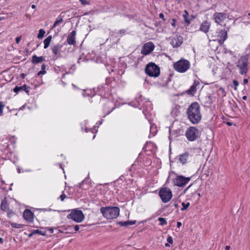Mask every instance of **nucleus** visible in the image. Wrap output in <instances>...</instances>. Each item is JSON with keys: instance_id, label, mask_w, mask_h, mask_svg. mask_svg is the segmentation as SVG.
Returning a JSON list of instances; mask_svg holds the SVG:
<instances>
[{"instance_id": "obj_1", "label": "nucleus", "mask_w": 250, "mask_h": 250, "mask_svg": "<svg viewBox=\"0 0 250 250\" xmlns=\"http://www.w3.org/2000/svg\"><path fill=\"white\" fill-rule=\"evenodd\" d=\"M189 120L193 124L198 123L202 119L200 105L197 102L191 104L187 110Z\"/></svg>"}, {"instance_id": "obj_2", "label": "nucleus", "mask_w": 250, "mask_h": 250, "mask_svg": "<svg viewBox=\"0 0 250 250\" xmlns=\"http://www.w3.org/2000/svg\"><path fill=\"white\" fill-rule=\"evenodd\" d=\"M239 72L241 75L247 74L249 70V55L241 56L236 62Z\"/></svg>"}, {"instance_id": "obj_3", "label": "nucleus", "mask_w": 250, "mask_h": 250, "mask_svg": "<svg viewBox=\"0 0 250 250\" xmlns=\"http://www.w3.org/2000/svg\"><path fill=\"white\" fill-rule=\"evenodd\" d=\"M100 211L104 218L107 219H113L119 216L120 208L117 207H102Z\"/></svg>"}, {"instance_id": "obj_4", "label": "nucleus", "mask_w": 250, "mask_h": 250, "mask_svg": "<svg viewBox=\"0 0 250 250\" xmlns=\"http://www.w3.org/2000/svg\"><path fill=\"white\" fill-rule=\"evenodd\" d=\"M173 67L176 71L185 73L189 69L190 63L187 60L181 59L174 63Z\"/></svg>"}, {"instance_id": "obj_5", "label": "nucleus", "mask_w": 250, "mask_h": 250, "mask_svg": "<svg viewBox=\"0 0 250 250\" xmlns=\"http://www.w3.org/2000/svg\"><path fill=\"white\" fill-rule=\"evenodd\" d=\"M145 72L150 77H157L160 75V68L154 63L150 62L146 65Z\"/></svg>"}, {"instance_id": "obj_6", "label": "nucleus", "mask_w": 250, "mask_h": 250, "mask_svg": "<svg viewBox=\"0 0 250 250\" xmlns=\"http://www.w3.org/2000/svg\"><path fill=\"white\" fill-rule=\"evenodd\" d=\"M200 136L199 130L195 127H189L186 132V136L189 141H194Z\"/></svg>"}, {"instance_id": "obj_7", "label": "nucleus", "mask_w": 250, "mask_h": 250, "mask_svg": "<svg viewBox=\"0 0 250 250\" xmlns=\"http://www.w3.org/2000/svg\"><path fill=\"white\" fill-rule=\"evenodd\" d=\"M67 218L71 219L76 222H82L84 219V215L81 210L73 209L71 213L67 215Z\"/></svg>"}, {"instance_id": "obj_8", "label": "nucleus", "mask_w": 250, "mask_h": 250, "mask_svg": "<svg viewBox=\"0 0 250 250\" xmlns=\"http://www.w3.org/2000/svg\"><path fill=\"white\" fill-rule=\"evenodd\" d=\"M159 196L164 203H167L172 198V192L167 188H163L159 191Z\"/></svg>"}, {"instance_id": "obj_9", "label": "nucleus", "mask_w": 250, "mask_h": 250, "mask_svg": "<svg viewBox=\"0 0 250 250\" xmlns=\"http://www.w3.org/2000/svg\"><path fill=\"white\" fill-rule=\"evenodd\" d=\"M214 37L216 38L214 40L217 41L222 45L228 38V32L226 30H220L216 32Z\"/></svg>"}, {"instance_id": "obj_10", "label": "nucleus", "mask_w": 250, "mask_h": 250, "mask_svg": "<svg viewBox=\"0 0 250 250\" xmlns=\"http://www.w3.org/2000/svg\"><path fill=\"white\" fill-rule=\"evenodd\" d=\"M190 177H185L183 176H177L174 180L175 186L182 187L185 186L189 181Z\"/></svg>"}, {"instance_id": "obj_11", "label": "nucleus", "mask_w": 250, "mask_h": 250, "mask_svg": "<svg viewBox=\"0 0 250 250\" xmlns=\"http://www.w3.org/2000/svg\"><path fill=\"white\" fill-rule=\"evenodd\" d=\"M155 45L153 42H150L144 44L141 50V53L144 55H147L153 51Z\"/></svg>"}, {"instance_id": "obj_12", "label": "nucleus", "mask_w": 250, "mask_h": 250, "mask_svg": "<svg viewBox=\"0 0 250 250\" xmlns=\"http://www.w3.org/2000/svg\"><path fill=\"white\" fill-rule=\"evenodd\" d=\"M228 17L229 16L224 13L216 12L213 14V18L215 22L220 25H221L222 22Z\"/></svg>"}, {"instance_id": "obj_13", "label": "nucleus", "mask_w": 250, "mask_h": 250, "mask_svg": "<svg viewBox=\"0 0 250 250\" xmlns=\"http://www.w3.org/2000/svg\"><path fill=\"white\" fill-rule=\"evenodd\" d=\"M183 41V37L180 35H176L171 38L170 44L173 48L178 47L182 44Z\"/></svg>"}, {"instance_id": "obj_14", "label": "nucleus", "mask_w": 250, "mask_h": 250, "mask_svg": "<svg viewBox=\"0 0 250 250\" xmlns=\"http://www.w3.org/2000/svg\"><path fill=\"white\" fill-rule=\"evenodd\" d=\"M191 156L189 152H185L178 156V161L182 165H184L189 162Z\"/></svg>"}, {"instance_id": "obj_15", "label": "nucleus", "mask_w": 250, "mask_h": 250, "mask_svg": "<svg viewBox=\"0 0 250 250\" xmlns=\"http://www.w3.org/2000/svg\"><path fill=\"white\" fill-rule=\"evenodd\" d=\"M76 32L74 30L69 33L66 40L68 44L74 45L76 44Z\"/></svg>"}, {"instance_id": "obj_16", "label": "nucleus", "mask_w": 250, "mask_h": 250, "mask_svg": "<svg viewBox=\"0 0 250 250\" xmlns=\"http://www.w3.org/2000/svg\"><path fill=\"white\" fill-rule=\"evenodd\" d=\"M23 217L27 221L32 222L33 219V213L30 209H26L23 212Z\"/></svg>"}, {"instance_id": "obj_17", "label": "nucleus", "mask_w": 250, "mask_h": 250, "mask_svg": "<svg viewBox=\"0 0 250 250\" xmlns=\"http://www.w3.org/2000/svg\"><path fill=\"white\" fill-rule=\"evenodd\" d=\"M210 25L211 23L210 21H205L200 25V30L207 33L208 32Z\"/></svg>"}, {"instance_id": "obj_18", "label": "nucleus", "mask_w": 250, "mask_h": 250, "mask_svg": "<svg viewBox=\"0 0 250 250\" xmlns=\"http://www.w3.org/2000/svg\"><path fill=\"white\" fill-rule=\"evenodd\" d=\"M198 81H195L193 84L190 86L189 89L187 91L188 94L191 96H193L196 91V86L199 84Z\"/></svg>"}, {"instance_id": "obj_19", "label": "nucleus", "mask_w": 250, "mask_h": 250, "mask_svg": "<svg viewBox=\"0 0 250 250\" xmlns=\"http://www.w3.org/2000/svg\"><path fill=\"white\" fill-rule=\"evenodd\" d=\"M180 106L179 105H174L171 109V115L173 117L177 116L180 114Z\"/></svg>"}, {"instance_id": "obj_20", "label": "nucleus", "mask_w": 250, "mask_h": 250, "mask_svg": "<svg viewBox=\"0 0 250 250\" xmlns=\"http://www.w3.org/2000/svg\"><path fill=\"white\" fill-rule=\"evenodd\" d=\"M62 45L57 44L52 47V51L53 54L57 56L60 54V51L62 49Z\"/></svg>"}, {"instance_id": "obj_21", "label": "nucleus", "mask_w": 250, "mask_h": 250, "mask_svg": "<svg viewBox=\"0 0 250 250\" xmlns=\"http://www.w3.org/2000/svg\"><path fill=\"white\" fill-rule=\"evenodd\" d=\"M45 60L44 58L42 56L38 57L36 55H34L32 56V62L33 63L36 64L40 62H42Z\"/></svg>"}, {"instance_id": "obj_22", "label": "nucleus", "mask_w": 250, "mask_h": 250, "mask_svg": "<svg viewBox=\"0 0 250 250\" xmlns=\"http://www.w3.org/2000/svg\"><path fill=\"white\" fill-rule=\"evenodd\" d=\"M25 91L27 93L28 92L27 90V86L26 84H23L21 86H16L13 89V91L16 93H18L20 91Z\"/></svg>"}, {"instance_id": "obj_23", "label": "nucleus", "mask_w": 250, "mask_h": 250, "mask_svg": "<svg viewBox=\"0 0 250 250\" xmlns=\"http://www.w3.org/2000/svg\"><path fill=\"white\" fill-rule=\"evenodd\" d=\"M0 208L1 210L6 211L9 209V205L6 198H4L2 200L0 205Z\"/></svg>"}, {"instance_id": "obj_24", "label": "nucleus", "mask_w": 250, "mask_h": 250, "mask_svg": "<svg viewBox=\"0 0 250 250\" xmlns=\"http://www.w3.org/2000/svg\"><path fill=\"white\" fill-rule=\"evenodd\" d=\"M89 177L85 178L81 183L79 184V187L81 188L86 189L89 188V185L87 184Z\"/></svg>"}, {"instance_id": "obj_25", "label": "nucleus", "mask_w": 250, "mask_h": 250, "mask_svg": "<svg viewBox=\"0 0 250 250\" xmlns=\"http://www.w3.org/2000/svg\"><path fill=\"white\" fill-rule=\"evenodd\" d=\"M136 222V221H126L124 222H119L118 224L122 227H127L128 226L135 224Z\"/></svg>"}, {"instance_id": "obj_26", "label": "nucleus", "mask_w": 250, "mask_h": 250, "mask_svg": "<svg viewBox=\"0 0 250 250\" xmlns=\"http://www.w3.org/2000/svg\"><path fill=\"white\" fill-rule=\"evenodd\" d=\"M62 13H61L56 19V21H55L52 28H55L57 26L60 24L61 23L63 22V16L62 15Z\"/></svg>"}, {"instance_id": "obj_27", "label": "nucleus", "mask_w": 250, "mask_h": 250, "mask_svg": "<svg viewBox=\"0 0 250 250\" xmlns=\"http://www.w3.org/2000/svg\"><path fill=\"white\" fill-rule=\"evenodd\" d=\"M52 40V36H49L47 38H46L43 41L44 43V48L46 49L50 45V42Z\"/></svg>"}, {"instance_id": "obj_28", "label": "nucleus", "mask_w": 250, "mask_h": 250, "mask_svg": "<svg viewBox=\"0 0 250 250\" xmlns=\"http://www.w3.org/2000/svg\"><path fill=\"white\" fill-rule=\"evenodd\" d=\"M46 67V65L45 64H43L42 65V70L38 73L37 75L39 76L41 75L45 74L46 73V71L45 70Z\"/></svg>"}, {"instance_id": "obj_29", "label": "nucleus", "mask_w": 250, "mask_h": 250, "mask_svg": "<svg viewBox=\"0 0 250 250\" xmlns=\"http://www.w3.org/2000/svg\"><path fill=\"white\" fill-rule=\"evenodd\" d=\"M185 14L183 15L185 21L187 22L188 24H189L190 22V20L188 19V13L187 10L184 11Z\"/></svg>"}, {"instance_id": "obj_30", "label": "nucleus", "mask_w": 250, "mask_h": 250, "mask_svg": "<svg viewBox=\"0 0 250 250\" xmlns=\"http://www.w3.org/2000/svg\"><path fill=\"white\" fill-rule=\"evenodd\" d=\"M45 33V32L43 29H40L39 33L37 35V38L39 39H42Z\"/></svg>"}, {"instance_id": "obj_31", "label": "nucleus", "mask_w": 250, "mask_h": 250, "mask_svg": "<svg viewBox=\"0 0 250 250\" xmlns=\"http://www.w3.org/2000/svg\"><path fill=\"white\" fill-rule=\"evenodd\" d=\"M160 222V225L164 226L167 224V221L166 218L159 217L158 219Z\"/></svg>"}, {"instance_id": "obj_32", "label": "nucleus", "mask_w": 250, "mask_h": 250, "mask_svg": "<svg viewBox=\"0 0 250 250\" xmlns=\"http://www.w3.org/2000/svg\"><path fill=\"white\" fill-rule=\"evenodd\" d=\"M218 94L222 97L226 96V93L223 88L220 87L218 90Z\"/></svg>"}, {"instance_id": "obj_33", "label": "nucleus", "mask_w": 250, "mask_h": 250, "mask_svg": "<svg viewBox=\"0 0 250 250\" xmlns=\"http://www.w3.org/2000/svg\"><path fill=\"white\" fill-rule=\"evenodd\" d=\"M5 107V104L2 102L0 101V116L3 115V109Z\"/></svg>"}, {"instance_id": "obj_34", "label": "nucleus", "mask_w": 250, "mask_h": 250, "mask_svg": "<svg viewBox=\"0 0 250 250\" xmlns=\"http://www.w3.org/2000/svg\"><path fill=\"white\" fill-rule=\"evenodd\" d=\"M189 205L190 204L188 202L187 203L183 202L182 204V208H181V210L183 211L187 209L188 208L189 206Z\"/></svg>"}, {"instance_id": "obj_35", "label": "nucleus", "mask_w": 250, "mask_h": 250, "mask_svg": "<svg viewBox=\"0 0 250 250\" xmlns=\"http://www.w3.org/2000/svg\"><path fill=\"white\" fill-rule=\"evenodd\" d=\"M35 234H39L42 236L46 235V232L44 231H42L39 229L34 230Z\"/></svg>"}, {"instance_id": "obj_36", "label": "nucleus", "mask_w": 250, "mask_h": 250, "mask_svg": "<svg viewBox=\"0 0 250 250\" xmlns=\"http://www.w3.org/2000/svg\"><path fill=\"white\" fill-rule=\"evenodd\" d=\"M11 226L14 228L20 229L22 227V225L17 223H13L11 224Z\"/></svg>"}, {"instance_id": "obj_37", "label": "nucleus", "mask_w": 250, "mask_h": 250, "mask_svg": "<svg viewBox=\"0 0 250 250\" xmlns=\"http://www.w3.org/2000/svg\"><path fill=\"white\" fill-rule=\"evenodd\" d=\"M233 83L234 85V89L235 90H236L237 89V87L238 85H239V83L237 80H234L233 81Z\"/></svg>"}, {"instance_id": "obj_38", "label": "nucleus", "mask_w": 250, "mask_h": 250, "mask_svg": "<svg viewBox=\"0 0 250 250\" xmlns=\"http://www.w3.org/2000/svg\"><path fill=\"white\" fill-rule=\"evenodd\" d=\"M79 0L83 5L89 4V1H87L86 0Z\"/></svg>"}, {"instance_id": "obj_39", "label": "nucleus", "mask_w": 250, "mask_h": 250, "mask_svg": "<svg viewBox=\"0 0 250 250\" xmlns=\"http://www.w3.org/2000/svg\"><path fill=\"white\" fill-rule=\"evenodd\" d=\"M83 225H76L74 227V229L76 231H77L79 230L80 227H83Z\"/></svg>"}, {"instance_id": "obj_40", "label": "nucleus", "mask_w": 250, "mask_h": 250, "mask_svg": "<svg viewBox=\"0 0 250 250\" xmlns=\"http://www.w3.org/2000/svg\"><path fill=\"white\" fill-rule=\"evenodd\" d=\"M176 20L175 19H173L172 20V22L171 23V24L172 26L173 27H175L176 24Z\"/></svg>"}, {"instance_id": "obj_41", "label": "nucleus", "mask_w": 250, "mask_h": 250, "mask_svg": "<svg viewBox=\"0 0 250 250\" xmlns=\"http://www.w3.org/2000/svg\"><path fill=\"white\" fill-rule=\"evenodd\" d=\"M60 199L61 200V201H63L64 199L66 198V195L64 193H62L61 196H60Z\"/></svg>"}, {"instance_id": "obj_42", "label": "nucleus", "mask_w": 250, "mask_h": 250, "mask_svg": "<svg viewBox=\"0 0 250 250\" xmlns=\"http://www.w3.org/2000/svg\"><path fill=\"white\" fill-rule=\"evenodd\" d=\"M21 39V36L18 37L16 38V42L17 43H19Z\"/></svg>"}, {"instance_id": "obj_43", "label": "nucleus", "mask_w": 250, "mask_h": 250, "mask_svg": "<svg viewBox=\"0 0 250 250\" xmlns=\"http://www.w3.org/2000/svg\"><path fill=\"white\" fill-rule=\"evenodd\" d=\"M159 17H160L161 19H163V20L164 21H166V19H165V18H164V15L163 13H160V14H159Z\"/></svg>"}, {"instance_id": "obj_44", "label": "nucleus", "mask_w": 250, "mask_h": 250, "mask_svg": "<svg viewBox=\"0 0 250 250\" xmlns=\"http://www.w3.org/2000/svg\"><path fill=\"white\" fill-rule=\"evenodd\" d=\"M167 241L168 242H169L170 243H172V242H173L172 238L171 237H168L167 238Z\"/></svg>"}, {"instance_id": "obj_45", "label": "nucleus", "mask_w": 250, "mask_h": 250, "mask_svg": "<svg viewBox=\"0 0 250 250\" xmlns=\"http://www.w3.org/2000/svg\"><path fill=\"white\" fill-rule=\"evenodd\" d=\"M125 29H121L119 31L118 33L120 34H125Z\"/></svg>"}, {"instance_id": "obj_46", "label": "nucleus", "mask_w": 250, "mask_h": 250, "mask_svg": "<svg viewBox=\"0 0 250 250\" xmlns=\"http://www.w3.org/2000/svg\"><path fill=\"white\" fill-rule=\"evenodd\" d=\"M46 229H47V230H48L50 231V232L51 233H53V232H54L53 228H46Z\"/></svg>"}, {"instance_id": "obj_47", "label": "nucleus", "mask_w": 250, "mask_h": 250, "mask_svg": "<svg viewBox=\"0 0 250 250\" xmlns=\"http://www.w3.org/2000/svg\"><path fill=\"white\" fill-rule=\"evenodd\" d=\"M181 226H182V223L180 222H178L177 223V228H180Z\"/></svg>"}, {"instance_id": "obj_48", "label": "nucleus", "mask_w": 250, "mask_h": 250, "mask_svg": "<svg viewBox=\"0 0 250 250\" xmlns=\"http://www.w3.org/2000/svg\"><path fill=\"white\" fill-rule=\"evenodd\" d=\"M34 234H35L34 231L33 230L31 233H30L28 235V237H30L32 236Z\"/></svg>"}, {"instance_id": "obj_49", "label": "nucleus", "mask_w": 250, "mask_h": 250, "mask_svg": "<svg viewBox=\"0 0 250 250\" xmlns=\"http://www.w3.org/2000/svg\"><path fill=\"white\" fill-rule=\"evenodd\" d=\"M248 83V80L247 79H244L243 80V83L246 84Z\"/></svg>"}, {"instance_id": "obj_50", "label": "nucleus", "mask_w": 250, "mask_h": 250, "mask_svg": "<svg viewBox=\"0 0 250 250\" xmlns=\"http://www.w3.org/2000/svg\"><path fill=\"white\" fill-rule=\"evenodd\" d=\"M225 249L226 250H229L230 249V246H226L225 247Z\"/></svg>"}, {"instance_id": "obj_51", "label": "nucleus", "mask_w": 250, "mask_h": 250, "mask_svg": "<svg viewBox=\"0 0 250 250\" xmlns=\"http://www.w3.org/2000/svg\"><path fill=\"white\" fill-rule=\"evenodd\" d=\"M242 99H243V100H247V96H244L242 97Z\"/></svg>"}, {"instance_id": "obj_52", "label": "nucleus", "mask_w": 250, "mask_h": 250, "mask_svg": "<svg viewBox=\"0 0 250 250\" xmlns=\"http://www.w3.org/2000/svg\"><path fill=\"white\" fill-rule=\"evenodd\" d=\"M3 242V239L2 238H0V243L2 244Z\"/></svg>"}, {"instance_id": "obj_53", "label": "nucleus", "mask_w": 250, "mask_h": 250, "mask_svg": "<svg viewBox=\"0 0 250 250\" xmlns=\"http://www.w3.org/2000/svg\"><path fill=\"white\" fill-rule=\"evenodd\" d=\"M35 7H36V6H35V5H34V4H33V5H32V8H33V9H34V8H35Z\"/></svg>"}, {"instance_id": "obj_54", "label": "nucleus", "mask_w": 250, "mask_h": 250, "mask_svg": "<svg viewBox=\"0 0 250 250\" xmlns=\"http://www.w3.org/2000/svg\"><path fill=\"white\" fill-rule=\"evenodd\" d=\"M178 2L180 3L182 1V0H176Z\"/></svg>"}, {"instance_id": "obj_55", "label": "nucleus", "mask_w": 250, "mask_h": 250, "mask_svg": "<svg viewBox=\"0 0 250 250\" xmlns=\"http://www.w3.org/2000/svg\"><path fill=\"white\" fill-rule=\"evenodd\" d=\"M227 125H231V124L229 122H228L227 123Z\"/></svg>"}, {"instance_id": "obj_56", "label": "nucleus", "mask_w": 250, "mask_h": 250, "mask_svg": "<svg viewBox=\"0 0 250 250\" xmlns=\"http://www.w3.org/2000/svg\"><path fill=\"white\" fill-rule=\"evenodd\" d=\"M190 186H191V185H190L189 186H188V188H187L185 189V190H188V189L190 188Z\"/></svg>"}, {"instance_id": "obj_57", "label": "nucleus", "mask_w": 250, "mask_h": 250, "mask_svg": "<svg viewBox=\"0 0 250 250\" xmlns=\"http://www.w3.org/2000/svg\"><path fill=\"white\" fill-rule=\"evenodd\" d=\"M174 206L177 208L178 207V205L177 204H174Z\"/></svg>"}, {"instance_id": "obj_58", "label": "nucleus", "mask_w": 250, "mask_h": 250, "mask_svg": "<svg viewBox=\"0 0 250 250\" xmlns=\"http://www.w3.org/2000/svg\"><path fill=\"white\" fill-rule=\"evenodd\" d=\"M21 76L22 78H23V77H24V74H22L21 75Z\"/></svg>"}, {"instance_id": "obj_59", "label": "nucleus", "mask_w": 250, "mask_h": 250, "mask_svg": "<svg viewBox=\"0 0 250 250\" xmlns=\"http://www.w3.org/2000/svg\"><path fill=\"white\" fill-rule=\"evenodd\" d=\"M85 130L86 132H87L89 131V130L87 128H86Z\"/></svg>"}, {"instance_id": "obj_60", "label": "nucleus", "mask_w": 250, "mask_h": 250, "mask_svg": "<svg viewBox=\"0 0 250 250\" xmlns=\"http://www.w3.org/2000/svg\"><path fill=\"white\" fill-rule=\"evenodd\" d=\"M72 227V226H68V228H70V229Z\"/></svg>"}, {"instance_id": "obj_61", "label": "nucleus", "mask_w": 250, "mask_h": 250, "mask_svg": "<svg viewBox=\"0 0 250 250\" xmlns=\"http://www.w3.org/2000/svg\"><path fill=\"white\" fill-rule=\"evenodd\" d=\"M111 111H109V112H108V113H110V112H111Z\"/></svg>"}]
</instances>
